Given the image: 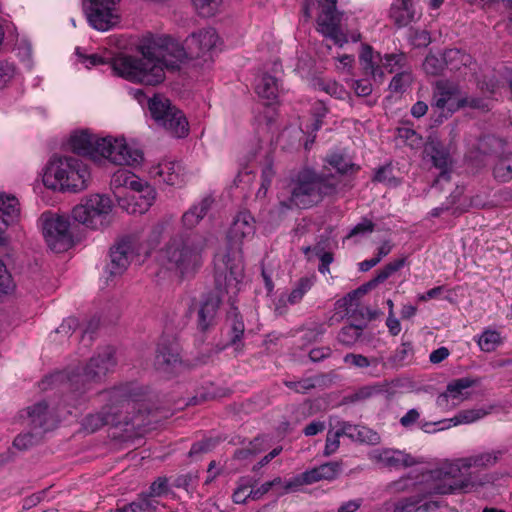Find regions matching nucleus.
<instances>
[{"mask_svg": "<svg viewBox=\"0 0 512 512\" xmlns=\"http://www.w3.org/2000/svg\"><path fill=\"white\" fill-rule=\"evenodd\" d=\"M141 57L121 55L106 59L97 54L84 55L76 48V55L86 68L107 64L112 72L131 82L157 85L165 79V70L176 71L186 61L184 47L169 36L146 40L139 47Z\"/></svg>", "mask_w": 512, "mask_h": 512, "instance_id": "1", "label": "nucleus"}, {"mask_svg": "<svg viewBox=\"0 0 512 512\" xmlns=\"http://www.w3.org/2000/svg\"><path fill=\"white\" fill-rule=\"evenodd\" d=\"M100 395L105 402L102 408L82 420V428L86 432L94 433L106 425H131L139 429L149 424L145 391L139 384L123 383L101 391Z\"/></svg>", "mask_w": 512, "mask_h": 512, "instance_id": "2", "label": "nucleus"}, {"mask_svg": "<svg viewBox=\"0 0 512 512\" xmlns=\"http://www.w3.org/2000/svg\"><path fill=\"white\" fill-rule=\"evenodd\" d=\"M116 364L114 348L106 346L98 350L84 365L55 372L46 377L41 382V389L47 390L64 385L68 390L66 399L69 405L77 407L87 400L85 395L102 383L114 370Z\"/></svg>", "mask_w": 512, "mask_h": 512, "instance_id": "3", "label": "nucleus"}, {"mask_svg": "<svg viewBox=\"0 0 512 512\" xmlns=\"http://www.w3.org/2000/svg\"><path fill=\"white\" fill-rule=\"evenodd\" d=\"M500 450H492L456 459L442 467L422 474L425 481H432L428 493L452 494L456 492H469L473 488L488 482L487 476L472 472L471 468H489L497 463L501 457Z\"/></svg>", "mask_w": 512, "mask_h": 512, "instance_id": "4", "label": "nucleus"}, {"mask_svg": "<svg viewBox=\"0 0 512 512\" xmlns=\"http://www.w3.org/2000/svg\"><path fill=\"white\" fill-rule=\"evenodd\" d=\"M339 179L327 173H316L305 169L300 171L279 195V203L270 211V221L278 223L289 211L308 209L320 203L325 196L336 193Z\"/></svg>", "mask_w": 512, "mask_h": 512, "instance_id": "5", "label": "nucleus"}, {"mask_svg": "<svg viewBox=\"0 0 512 512\" xmlns=\"http://www.w3.org/2000/svg\"><path fill=\"white\" fill-rule=\"evenodd\" d=\"M215 290L206 294L198 309V328L206 331L216 324L222 293L236 295L243 277L241 259L230 251L219 252L214 258Z\"/></svg>", "mask_w": 512, "mask_h": 512, "instance_id": "6", "label": "nucleus"}, {"mask_svg": "<svg viewBox=\"0 0 512 512\" xmlns=\"http://www.w3.org/2000/svg\"><path fill=\"white\" fill-rule=\"evenodd\" d=\"M69 149L92 159L105 158L117 165H135L143 160L140 149L130 146L123 137H99L89 130L75 131L68 140Z\"/></svg>", "mask_w": 512, "mask_h": 512, "instance_id": "7", "label": "nucleus"}, {"mask_svg": "<svg viewBox=\"0 0 512 512\" xmlns=\"http://www.w3.org/2000/svg\"><path fill=\"white\" fill-rule=\"evenodd\" d=\"M90 177L87 164L79 158L53 157L46 167L43 183L53 190L77 193L88 187Z\"/></svg>", "mask_w": 512, "mask_h": 512, "instance_id": "8", "label": "nucleus"}, {"mask_svg": "<svg viewBox=\"0 0 512 512\" xmlns=\"http://www.w3.org/2000/svg\"><path fill=\"white\" fill-rule=\"evenodd\" d=\"M206 246L207 239L201 234L179 235L166 245L162 259L169 270L178 271L184 276L201 265Z\"/></svg>", "mask_w": 512, "mask_h": 512, "instance_id": "9", "label": "nucleus"}, {"mask_svg": "<svg viewBox=\"0 0 512 512\" xmlns=\"http://www.w3.org/2000/svg\"><path fill=\"white\" fill-rule=\"evenodd\" d=\"M148 108L154 121L173 137L184 138L188 135L189 124L185 115L168 98L156 94L149 99Z\"/></svg>", "mask_w": 512, "mask_h": 512, "instance_id": "10", "label": "nucleus"}, {"mask_svg": "<svg viewBox=\"0 0 512 512\" xmlns=\"http://www.w3.org/2000/svg\"><path fill=\"white\" fill-rule=\"evenodd\" d=\"M112 209L109 197L100 194L89 195L81 200L72 210L75 221L91 229H99L108 222Z\"/></svg>", "mask_w": 512, "mask_h": 512, "instance_id": "11", "label": "nucleus"}, {"mask_svg": "<svg viewBox=\"0 0 512 512\" xmlns=\"http://www.w3.org/2000/svg\"><path fill=\"white\" fill-rule=\"evenodd\" d=\"M43 235L48 247L56 252L67 251L72 245L70 222L65 216L52 213L42 214Z\"/></svg>", "mask_w": 512, "mask_h": 512, "instance_id": "12", "label": "nucleus"}, {"mask_svg": "<svg viewBox=\"0 0 512 512\" xmlns=\"http://www.w3.org/2000/svg\"><path fill=\"white\" fill-rule=\"evenodd\" d=\"M119 0H83V11L91 27L108 31L119 22L114 5Z\"/></svg>", "mask_w": 512, "mask_h": 512, "instance_id": "13", "label": "nucleus"}, {"mask_svg": "<svg viewBox=\"0 0 512 512\" xmlns=\"http://www.w3.org/2000/svg\"><path fill=\"white\" fill-rule=\"evenodd\" d=\"M431 105L439 109L442 114L446 111L447 114L444 116L447 117L465 106V98L461 97L456 84L441 80L436 83Z\"/></svg>", "mask_w": 512, "mask_h": 512, "instance_id": "14", "label": "nucleus"}, {"mask_svg": "<svg viewBox=\"0 0 512 512\" xmlns=\"http://www.w3.org/2000/svg\"><path fill=\"white\" fill-rule=\"evenodd\" d=\"M28 425L44 435L60 421L62 413L58 409H50L45 401L38 402L27 408Z\"/></svg>", "mask_w": 512, "mask_h": 512, "instance_id": "15", "label": "nucleus"}, {"mask_svg": "<svg viewBox=\"0 0 512 512\" xmlns=\"http://www.w3.org/2000/svg\"><path fill=\"white\" fill-rule=\"evenodd\" d=\"M219 42V36L214 28L208 27L192 33L186 39V45L191 57L211 56Z\"/></svg>", "mask_w": 512, "mask_h": 512, "instance_id": "16", "label": "nucleus"}, {"mask_svg": "<svg viewBox=\"0 0 512 512\" xmlns=\"http://www.w3.org/2000/svg\"><path fill=\"white\" fill-rule=\"evenodd\" d=\"M155 198V189L144 182L142 188L132 191L125 198H120L119 206L129 214H143L152 206Z\"/></svg>", "mask_w": 512, "mask_h": 512, "instance_id": "17", "label": "nucleus"}, {"mask_svg": "<svg viewBox=\"0 0 512 512\" xmlns=\"http://www.w3.org/2000/svg\"><path fill=\"white\" fill-rule=\"evenodd\" d=\"M474 384L475 380L469 377L453 380L447 385L446 390L437 397V406L443 410L455 408L468 397L467 390Z\"/></svg>", "mask_w": 512, "mask_h": 512, "instance_id": "18", "label": "nucleus"}, {"mask_svg": "<svg viewBox=\"0 0 512 512\" xmlns=\"http://www.w3.org/2000/svg\"><path fill=\"white\" fill-rule=\"evenodd\" d=\"M369 458L380 466L390 469L406 468L416 464L410 454L392 448L375 449L369 454Z\"/></svg>", "mask_w": 512, "mask_h": 512, "instance_id": "19", "label": "nucleus"}, {"mask_svg": "<svg viewBox=\"0 0 512 512\" xmlns=\"http://www.w3.org/2000/svg\"><path fill=\"white\" fill-rule=\"evenodd\" d=\"M421 16L413 0H393L389 9V18L399 29L417 22Z\"/></svg>", "mask_w": 512, "mask_h": 512, "instance_id": "20", "label": "nucleus"}, {"mask_svg": "<svg viewBox=\"0 0 512 512\" xmlns=\"http://www.w3.org/2000/svg\"><path fill=\"white\" fill-rule=\"evenodd\" d=\"M179 347L175 342L162 341L158 344L155 356V368L165 374H171L181 366Z\"/></svg>", "mask_w": 512, "mask_h": 512, "instance_id": "21", "label": "nucleus"}, {"mask_svg": "<svg viewBox=\"0 0 512 512\" xmlns=\"http://www.w3.org/2000/svg\"><path fill=\"white\" fill-rule=\"evenodd\" d=\"M318 31L333 41L335 45L343 46L348 42L346 35L341 31L338 25L336 9L321 8L317 19Z\"/></svg>", "mask_w": 512, "mask_h": 512, "instance_id": "22", "label": "nucleus"}, {"mask_svg": "<svg viewBox=\"0 0 512 512\" xmlns=\"http://www.w3.org/2000/svg\"><path fill=\"white\" fill-rule=\"evenodd\" d=\"M424 152L430 157L433 165L441 170L436 182L440 180L448 181L450 179L449 166L451 158L445 146L437 138L429 137L425 144Z\"/></svg>", "mask_w": 512, "mask_h": 512, "instance_id": "23", "label": "nucleus"}, {"mask_svg": "<svg viewBox=\"0 0 512 512\" xmlns=\"http://www.w3.org/2000/svg\"><path fill=\"white\" fill-rule=\"evenodd\" d=\"M405 264V259H397L394 260L388 264H386L382 269H380L376 276L367 282L366 284H363L358 289L350 292L343 298V301L345 305H348L351 307L353 304L352 302L357 299L358 295L365 294L368 290L376 287L378 284L383 283L385 280H387L393 273L400 270Z\"/></svg>", "mask_w": 512, "mask_h": 512, "instance_id": "24", "label": "nucleus"}, {"mask_svg": "<svg viewBox=\"0 0 512 512\" xmlns=\"http://www.w3.org/2000/svg\"><path fill=\"white\" fill-rule=\"evenodd\" d=\"M149 173L154 179L168 185H178L183 181L181 164L169 159H164L157 165L152 166Z\"/></svg>", "mask_w": 512, "mask_h": 512, "instance_id": "25", "label": "nucleus"}, {"mask_svg": "<svg viewBox=\"0 0 512 512\" xmlns=\"http://www.w3.org/2000/svg\"><path fill=\"white\" fill-rule=\"evenodd\" d=\"M133 256L132 243L125 239L115 245L110 252V264L108 271L110 275H121L129 266Z\"/></svg>", "mask_w": 512, "mask_h": 512, "instance_id": "26", "label": "nucleus"}, {"mask_svg": "<svg viewBox=\"0 0 512 512\" xmlns=\"http://www.w3.org/2000/svg\"><path fill=\"white\" fill-rule=\"evenodd\" d=\"M145 181L140 179L134 173L127 169H118L111 176L110 186L119 202L120 198H125L126 195L122 192L124 189H129V193L142 188Z\"/></svg>", "mask_w": 512, "mask_h": 512, "instance_id": "27", "label": "nucleus"}, {"mask_svg": "<svg viewBox=\"0 0 512 512\" xmlns=\"http://www.w3.org/2000/svg\"><path fill=\"white\" fill-rule=\"evenodd\" d=\"M338 424L341 433L354 442L377 445L381 441L380 435L366 426L355 425L347 421H341Z\"/></svg>", "mask_w": 512, "mask_h": 512, "instance_id": "28", "label": "nucleus"}, {"mask_svg": "<svg viewBox=\"0 0 512 512\" xmlns=\"http://www.w3.org/2000/svg\"><path fill=\"white\" fill-rule=\"evenodd\" d=\"M342 464L338 461L324 463L318 467L303 472L300 476L302 484H312L320 480H334L340 474Z\"/></svg>", "mask_w": 512, "mask_h": 512, "instance_id": "29", "label": "nucleus"}, {"mask_svg": "<svg viewBox=\"0 0 512 512\" xmlns=\"http://www.w3.org/2000/svg\"><path fill=\"white\" fill-rule=\"evenodd\" d=\"M255 233V221L252 215L247 212H240L236 215L228 233L231 242H241L250 238Z\"/></svg>", "mask_w": 512, "mask_h": 512, "instance_id": "30", "label": "nucleus"}, {"mask_svg": "<svg viewBox=\"0 0 512 512\" xmlns=\"http://www.w3.org/2000/svg\"><path fill=\"white\" fill-rule=\"evenodd\" d=\"M19 213L18 200L14 196L0 194V244L5 240V229L19 216Z\"/></svg>", "mask_w": 512, "mask_h": 512, "instance_id": "31", "label": "nucleus"}, {"mask_svg": "<svg viewBox=\"0 0 512 512\" xmlns=\"http://www.w3.org/2000/svg\"><path fill=\"white\" fill-rule=\"evenodd\" d=\"M214 200L206 196L194 203L182 216L183 226L187 229L194 228L208 213Z\"/></svg>", "mask_w": 512, "mask_h": 512, "instance_id": "32", "label": "nucleus"}, {"mask_svg": "<svg viewBox=\"0 0 512 512\" xmlns=\"http://www.w3.org/2000/svg\"><path fill=\"white\" fill-rule=\"evenodd\" d=\"M314 283V277L300 278L286 297L281 296L279 298L276 309L278 310L280 308V304L285 306L286 304L295 305L300 303L304 295L313 287Z\"/></svg>", "mask_w": 512, "mask_h": 512, "instance_id": "33", "label": "nucleus"}, {"mask_svg": "<svg viewBox=\"0 0 512 512\" xmlns=\"http://www.w3.org/2000/svg\"><path fill=\"white\" fill-rule=\"evenodd\" d=\"M436 508V502L420 504V500L416 497L402 498L393 503V512H429Z\"/></svg>", "mask_w": 512, "mask_h": 512, "instance_id": "34", "label": "nucleus"}, {"mask_svg": "<svg viewBox=\"0 0 512 512\" xmlns=\"http://www.w3.org/2000/svg\"><path fill=\"white\" fill-rule=\"evenodd\" d=\"M255 90L259 97L274 101L279 93L278 79L275 76L264 74L258 80Z\"/></svg>", "mask_w": 512, "mask_h": 512, "instance_id": "35", "label": "nucleus"}, {"mask_svg": "<svg viewBox=\"0 0 512 512\" xmlns=\"http://www.w3.org/2000/svg\"><path fill=\"white\" fill-rule=\"evenodd\" d=\"M158 501L151 499L145 493L140 494L136 500L119 508L120 512H148L157 509Z\"/></svg>", "mask_w": 512, "mask_h": 512, "instance_id": "36", "label": "nucleus"}, {"mask_svg": "<svg viewBox=\"0 0 512 512\" xmlns=\"http://www.w3.org/2000/svg\"><path fill=\"white\" fill-rule=\"evenodd\" d=\"M228 320L231 322V336L229 343L235 346V350H240V342L245 331L244 323L239 317L236 309H232V311L229 312Z\"/></svg>", "mask_w": 512, "mask_h": 512, "instance_id": "37", "label": "nucleus"}, {"mask_svg": "<svg viewBox=\"0 0 512 512\" xmlns=\"http://www.w3.org/2000/svg\"><path fill=\"white\" fill-rule=\"evenodd\" d=\"M326 162L334 168L339 174H349L357 171L359 166L351 162L350 159L339 153H332L327 156Z\"/></svg>", "mask_w": 512, "mask_h": 512, "instance_id": "38", "label": "nucleus"}, {"mask_svg": "<svg viewBox=\"0 0 512 512\" xmlns=\"http://www.w3.org/2000/svg\"><path fill=\"white\" fill-rule=\"evenodd\" d=\"M413 354L414 350L411 342H402L389 358V362L395 367H402L412 361Z\"/></svg>", "mask_w": 512, "mask_h": 512, "instance_id": "39", "label": "nucleus"}, {"mask_svg": "<svg viewBox=\"0 0 512 512\" xmlns=\"http://www.w3.org/2000/svg\"><path fill=\"white\" fill-rule=\"evenodd\" d=\"M443 61L450 70H458L460 65H467L469 56L459 49H448L443 54Z\"/></svg>", "mask_w": 512, "mask_h": 512, "instance_id": "40", "label": "nucleus"}, {"mask_svg": "<svg viewBox=\"0 0 512 512\" xmlns=\"http://www.w3.org/2000/svg\"><path fill=\"white\" fill-rule=\"evenodd\" d=\"M488 414L483 408H474L460 411L456 416L450 419L454 425L469 424L482 419Z\"/></svg>", "mask_w": 512, "mask_h": 512, "instance_id": "41", "label": "nucleus"}, {"mask_svg": "<svg viewBox=\"0 0 512 512\" xmlns=\"http://www.w3.org/2000/svg\"><path fill=\"white\" fill-rule=\"evenodd\" d=\"M494 177L500 182H508L512 179V153L501 158L494 167Z\"/></svg>", "mask_w": 512, "mask_h": 512, "instance_id": "42", "label": "nucleus"}, {"mask_svg": "<svg viewBox=\"0 0 512 512\" xmlns=\"http://www.w3.org/2000/svg\"><path fill=\"white\" fill-rule=\"evenodd\" d=\"M362 330V325L350 324L344 326L338 334V341L343 345L351 346L360 338Z\"/></svg>", "mask_w": 512, "mask_h": 512, "instance_id": "43", "label": "nucleus"}, {"mask_svg": "<svg viewBox=\"0 0 512 512\" xmlns=\"http://www.w3.org/2000/svg\"><path fill=\"white\" fill-rule=\"evenodd\" d=\"M343 361L346 364L352 365L356 368H377L379 365V359L372 357L368 358L362 354L348 353L344 356Z\"/></svg>", "mask_w": 512, "mask_h": 512, "instance_id": "44", "label": "nucleus"}, {"mask_svg": "<svg viewBox=\"0 0 512 512\" xmlns=\"http://www.w3.org/2000/svg\"><path fill=\"white\" fill-rule=\"evenodd\" d=\"M43 434L36 430L31 432L19 434L13 441V446L18 450H27L37 444L42 438Z\"/></svg>", "mask_w": 512, "mask_h": 512, "instance_id": "45", "label": "nucleus"}, {"mask_svg": "<svg viewBox=\"0 0 512 512\" xmlns=\"http://www.w3.org/2000/svg\"><path fill=\"white\" fill-rule=\"evenodd\" d=\"M500 335L496 331H484L478 339V345L484 352H491L500 344Z\"/></svg>", "mask_w": 512, "mask_h": 512, "instance_id": "46", "label": "nucleus"}, {"mask_svg": "<svg viewBox=\"0 0 512 512\" xmlns=\"http://www.w3.org/2000/svg\"><path fill=\"white\" fill-rule=\"evenodd\" d=\"M383 67L389 72L394 73L403 69L406 65V56L403 53L386 54L381 60Z\"/></svg>", "mask_w": 512, "mask_h": 512, "instance_id": "47", "label": "nucleus"}, {"mask_svg": "<svg viewBox=\"0 0 512 512\" xmlns=\"http://www.w3.org/2000/svg\"><path fill=\"white\" fill-rule=\"evenodd\" d=\"M412 82V75L409 71L403 70L396 73L392 78L389 89L395 93H402L410 86Z\"/></svg>", "mask_w": 512, "mask_h": 512, "instance_id": "48", "label": "nucleus"}, {"mask_svg": "<svg viewBox=\"0 0 512 512\" xmlns=\"http://www.w3.org/2000/svg\"><path fill=\"white\" fill-rule=\"evenodd\" d=\"M344 436L343 433H341V429L339 427V424H337L335 430H329L327 432L326 441H325V447L323 454L324 456H331L334 454L340 446V437Z\"/></svg>", "mask_w": 512, "mask_h": 512, "instance_id": "49", "label": "nucleus"}, {"mask_svg": "<svg viewBox=\"0 0 512 512\" xmlns=\"http://www.w3.org/2000/svg\"><path fill=\"white\" fill-rule=\"evenodd\" d=\"M373 58L372 48L368 45L363 46L359 56L360 63L366 74H370L375 77L379 69L375 66Z\"/></svg>", "mask_w": 512, "mask_h": 512, "instance_id": "50", "label": "nucleus"}, {"mask_svg": "<svg viewBox=\"0 0 512 512\" xmlns=\"http://www.w3.org/2000/svg\"><path fill=\"white\" fill-rule=\"evenodd\" d=\"M199 14L210 17L216 13L222 0H192Z\"/></svg>", "mask_w": 512, "mask_h": 512, "instance_id": "51", "label": "nucleus"}, {"mask_svg": "<svg viewBox=\"0 0 512 512\" xmlns=\"http://www.w3.org/2000/svg\"><path fill=\"white\" fill-rule=\"evenodd\" d=\"M325 333L324 324L314 323L310 327L302 329V340L304 344L316 342Z\"/></svg>", "mask_w": 512, "mask_h": 512, "instance_id": "52", "label": "nucleus"}, {"mask_svg": "<svg viewBox=\"0 0 512 512\" xmlns=\"http://www.w3.org/2000/svg\"><path fill=\"white\" fill-rule=\"evenodd\" d=\"M274 176H275V171L273 169L272 163H267L263 167L262 172H261V186L257 192V197L266 195Z\"/></svg>", "mask_w": 512, "mask_h": 512, "instance_id": "53", "label": "nucleus"}, {"mask_svg": "<svg viewBox=\"0 0 512 512\" xmlns=\"http://www.w3.org/2000/svg\"><path fill=\"white\" fill-rule=\"evenodd\" d=\"M16 67L8 61H0V89H3L14 78Z\"/></svg>", "mask_w": 512, "mask_h": 512, "instance_id": "54", "label": "nucleus"}, {"mask_svg": "<svg viewBox=\"0 0 512 512\" xmlns=\"http://www.w3.org/2000/svg\"><path fill=\"white\" fill-rule=\"evenodd\" d=\"M327 107L323 101H317L314 103L312 107V114L314 117V121L312 123V130L317 131L322 127V119L327 114Z\"/></svg>", "mask_w": 512, "mask_h": 512, "instance_id": "55", "label": "nucleus"}, {"mask_svg": "<svg viewBox=\"0 0 512 512\" xmlns=\"http://www.w3.org/2000/svg\"><path fill=\"white\" fill-rule=\"evenodd\" d=\"M443 64H445L443 58L439 59L434 55H428L423 62V69L427 74L438 75L443 69Z\"/></svg>", "mask_w": 512, "mask_h": 512, "instance_id": "56", "label": "nucleus"}, {"mask_svg": "<svg viewBox=\"0 0 512 512\" xmlns=\"http://www.w3.org/2000/svg\"><path fill=\"white\" fill-rule=\"evenodd\" d=\"M285 386L297 393H306L315 387L314 378H304L299 381H285Z\"/></svg>", "mask_w": 512, "mask_h": 512, "instance_id": "57", "label": "nucleus"}, {"mask_svg": "<svg viewBox=\"0 0 512 512\" xmlns=\"http://www.w3.org/2000/svg\"><path fill=\"white\" fill-rule=\"evenodd\" d=\"M168 491V481L165 477H158L149 487V492L145 493L151 499L160 497Z\"/></svg>", "mask_w": 512, "mask_h": 512, "instance_id": "58", "label": "nucleus"}, {"mask_svg": "<svg viewBox=\"0 0 512 512\" xmlns=\"http://www.w3.org/2000/svg\"><path fill=\"white\" fill-rule=\"evenodd\" d=\"M14 288V283L6 265L0 259V293L7 294Z\"/></svg>", "mask_w": 512, "mask_h": 512, "instance_id": "59", "label": "nucleus"}, {"mask_svg": "<svg viewBox=\"0 0 512 512\" xmlns=\"http://www.w3.org/2000/svg\"><path fill=\"white\" fill-rule=\"evenodd\" d=\"M415 483L411 476L400 478L388 485V490L392 493H400L410 490Z\"/></svg>", "mask_w": 512, "mask_h": 512, "instance_id": "60", "label": "nucleus"}, {"mask_svg": "<svg viewBox=\"0 0 512 512\" xmlns=\"http://www.w3.org/2000/svg\"><path fill=\"white\" fill-rule=\"evenodd\" d=\"M351 88L357 96L366 97L372 92V84L367 79L355 80L352 82Z\"/></svg>", "mask_w": 512, "mask_h": 512, "instance_id": "61", "label": "nucleus"}, {"mask_svg": "<svg viewBox=\"0 0 512 512\" xmlns=\"http://www.w3.org/2000/svg\"><path fill=\"white\" fill-rule=\"evenodd\" d=\"M373 230L374 223L369 219H363L361 222H359L357 225L353 227V229L348 234V237L350 238L357 235H365L373 232Z\"/></svg>", "mask_w": 512, "mask_h": 512, "instance_id": "62", "label": "nucleus"}, {"mask_svg": "<svg viewBox=\"0 0 512 512\" xmlns=\"http://www.w3.org/2000/svg\"><path fill=\"white\" fill-rule=\"evenodd\" d=\"M322 89L328 93L331 96H334L335 98L342 99L344 95L346 94L345 89L342 85H339L338 83L334 81H327L322 84Z\"/></svg>", "mask_w": 512, "mask_h": 512, "instance_id": "63", "label": "nucleus"}, {"mask_svg": "<svg viewBox=\"0 0 512 512\" xmlns=\"http://www.w3.org/2000/svg\"><path fill=\"white\" fill-rule=\"evenodd\" d=\"M248 498H251L249 485L245 484L239 485L232 495L233 502L236 504H244Z\"/></svg>", "mask_w": 512, "mask_h": 512, "instance_id": "64", "label": "nucleus"}]
</instances>
